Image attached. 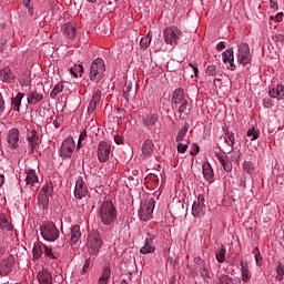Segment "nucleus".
<instances>
[{
    "mask_svg": "<svg viewBox=\"0 0 284 284\" xmlns=\"http://www.w3.org/2000/svg\"><path fill=\"white\" fill-rule=\"evenodd\" d=\"M239 187H241V190H245V187H247V178H245V175L240 179Z\"/></svg>",
    "mask_w": 284,
    "mask_h": 284,
    "instance_id": "5fc2aeb1",
    "label": "nucleus"
},
{
    "mask_svg": "<svg viewBox=\"0 0 284 284\" xmlns=\"http://www.w3.org/2000/svg\"><path fill=\"white\" fill-rule=\"evenodd\" d=\"M43 245L39 242H36L33 244L32 254H33V261H39L43 256Z\"/></svg>",
    "mask_w": 284,
    "mask_h": 284,
    "instance_id": "72a5a7b5",
    "label": "nucleus"
},
{
    "mask_svg": "<svg viewBox=\"0 0 284 284\" xmlns=\"http://www.w3.org/2000/svg\"><path fill=\"white\" fill-rule=\"evenodd\" d=\"M185 110H187V100L180 103V108H179L180 119L183 116V114H185Z\"/></svg>",
    "mask_w": 284,
    "mask_h": 284,
    "instance_id": "3c124183",
    "label": "nucleus"
},
{
    "mask_svg": "<svg viewBox=\"0 0 284 284\" xmlns=\"http://www.w3.org/2000/svg\"><path fill=\"white\" fill-rule=\"evenodd\" d=\"M206 74L209 75V77H216V74H219V71L216 70V65H209L207 68H206Z\"/></svg>",
    "mask_w": 284,
    "mask_h": 284,
    "instance_id": "de8ad7c7",
    "label": "nucleus"
},
{
    "mask_svg": "<svg viewBox=\"0 0 284 284\" xmlns=\"http://www.w3.org/2000/svg\"><path fill=\"white\" fill-rule=\"evenodd\" d=\"M6 112V100H3V95L0 93V114Z\"/></svg>",
    "mask_w": 284,
    "mask_h": 284,
    "instance_id": "6e6d98bb",
    "label": "nucleus"
},
{
    "mask_svg": "<svg viewBox=\"0 0 284 284\" xmlns=\"http://www.w3.org/2000/svg\"><path fill=\"white\" fill-rule=\"evenodd\" d=\"M37 278L40 284H51L52 283V273L50 272V270L42 267L38 272Z\"/></svg>",
    "mask_w": 284,
    "mask_h": 284,
    "instance_id": "b1692460",
    "label": "nucleus"
},
{
    "mask_svg": "<svg viewBox=\"0 0 284 284\" xmlns=\"http://www.w3.org/2000/svg\"><path fill=\"white\" fill-rule=\"evenodd\" d=\"M87 136H88V131L83 130L80 133V136H79V140H78V148H81V143H83V141H85Z\"/></svg>",
    "mask_w": 284,
    "mask_h": 284,
    "instance_id": "864d4df0",
    "label": "nucleus"
},
{
    "mask_svg": "<svg viewBox=\"0 0 284 284\" xmlns=\"http://www.w3.org/2000/svg\"><path fill=\"white\" fill-rule=\"evenodd\" d=\"M98 216L100 217L102 225L110 226L116 221L119 213L112 201H104L98 210Z\"/></svg>",
    "mask_w": 284,
    "mask_h": 284,
    "instance_id": "f257e3e1",
    "label": "nucleus"
},
{
    "mask_svg": "<svg viewBox=\"0 0 284 284\" xmlns=\"http://www.w3.org/2000/svg\"><path fill=\"white\" fill-rule=\"evenodd\" d=\"M43 254L44 256H47V258H52L53 261H57V258H59V253L53 252L52 247L45 244L43 245Z\"/></svg>",
    "mask_w": 284,
    "mask_h": 284,
    "instance_id": "ea45409f",
    "label": "nucleus"
},
{
    "mask_svg": "<svg viewBox=\"0 0 284 284\" xmlns=\"http://www.w3.org/2000/svg\"><path fill=\"white\" fill-rule=\"evenodd\" d=\"M87 247L89 250V254L92 256H97L99 252H101V247H103V240L101 239V234L94 232L89 235Z\"/></svg>",
    "mask_w": 284,
    "mask_h": 284,
    "instance_id": "39448f33",
    "label": "nucleus"
},
{
    "mask_svg": "<svg viewBox=\"0 0 284 284\" xmlns=\"http://www.w3.org/2000/svg\"><path fill=\"white\" fill-rule=\"evenodd\" d=\"M216 159L225 172H232V162L229 161L227 156L224 158L223 154L216 153Z\"/></svg>",
    "mask_w": 284,
    "mask_h": 284,
    "instance_id": "7c9ffc66",
    "label": "nucleus"
},
{
    "mask_svg": "<svg viewBox=\"0 0 284 284\" xmlns=\"http://www.w3.org/2000/svg\"><path fill=\"white\" fill-rule=\"evenodd\" d=\"M89 79L92 83H101L105 79V61L102 58H95L92 61Z\"/></svg>",
    "mask_w": 284,
    "mask_h": 284,
    "instance_id": "f03ea898",
    "label": "nucleus"
},
{
    "mask_svg": "<svg viewBox=\"0 0 284 284\" xmlns=\"http://www.w3.org/2000/svg\"><path fill=\"white\" fill-rule=\"evenodd\" d=\"M150 43H152V37L150 33L140 40V47L143 48V50H148V48H150Z\"/></svg>",
    "mask_w": 284,
    "mask_h": 284,
    "instance_id": "c03bdc74",
    "label": "nucleus"
},
{
    "mask_svg": "<svg viewBox=\"0 0 284 284\" xmlns=\"http://www.w3.org/2000/svg\"><path fill=\"white\" fill-rule=\"evenodd\" d=\"M154 152V142L152 140H145L142 144V154L144 156H151Z\"/></svg>",
    "mask_w": 284,
    "mask_h": 284,
    "instance_id": "2f4dec72",
    "label": "nucleus"
},
{
    "mask_svg": "<svg viewBox=\"0 0 284 284\" xmlns=\"http://www.w3.org/2000/svg\"><path fill=\"white\" fill-rule=\"evenodd\" d=\"M240 266L243 283H250V281H252V272L250 271V264L247 263V261L242 260L240 261Z\"/></svg>",
    "mask_w": 284,
    "mask_h": 284,
    "instance_id": "4be33fe9",
    "label": "nucleus"
},
{
    "mask_svg": "<svg viewBox=\"0 0 284 284\" xmlns=\"http://www.w3.org/2000/svg\"><path fill=\"white\" fill-rule=\"evenodd\" d=\"M176 150L180 154H185V152H187V144H183V142H178Z\"/></svg>",
    "mask_w": 284,
    "mask_h": 284,
    "instance_id": "8fccbe9b",
    "label": "nucleus"
},
{
    "mask_svg": "<svg viewBox=\"0 0 284 284\" xmlns=\"http://www.w3.org/2000/svg\"><path fill=\"white\" fill-rule=\"evenodd\" d=\"M202 172L207 183H214V169H212V164H210V162H205L202 165Z\"/></svg>",
    "mask_w": 284,
    "mask_h": 284,
    "instance_id": "393cba45",
    "label": "nucleus"
},
{
    "mask_svg": "<svg viewBox=\"0 0 284 284\" xmlns=\"http://www.w3.org/2000/svg\"><path fill=\"white\" fill-rule=\"evenodd\" d=\"M28 141H29L30 154H33L34 150L39 148V135L37 133V130H32L28 134Z\"/></svg>",
    "mask_w": 284,
    "mask_h": 284,
    "instance_id": "a878e982",
    "label": "nucleus"
},
{
    "mask_svg": "<svg viewBox=\"0 0 284 284\" xmlns=\"http://www.w3.org/2000/svg\"><path fill=\"white\" fill-rule=\"evenodd\" d=\"M114 141L118 145H121V143H123V140L121 139V136H114Z\"/></svg>",
    "mask_w": 284,
    "mask_h": 284,
    "instance_id": "774afa93",
    "label": "nucleus"
},
{
    "mask_svg": "<svg viewBox=\"0 0 284 284\" xmlns=\"http://www.w3.org/2000/svg\"><path fill=\"white\" fill-rule=\"evenodd\" d=\"M54 192V185L52 182H47L44 186L40 190L38 194V203L45 210L48 205H50V196H52Z\"/></svg>",
    "mask_w": 284,
    "mask_h": 284,
    "instance_id": "20e7f679",
    "label": "nucleus"
},
{
    "mask_svg": "<svg viewBox=\"0 0 284 284\" xmlns=\"http://www.w3.org/2000/svg\"><path fill=\"white\" fill-rule=\"evenodd\" d=\"M181 34H183V32H181L179 27H166L163 30L164 42L168 45H176V43H179V39H181Z\"/></svg>",
    "mask_w": 284,
    "mask_h": 284,
    "instance_id": "423d86ee",
    "label": "nucleus"
},
{
    "mask_svg": "<svg viewBox=\"0 0 284 284\" xmlns=\"http://www.w3.org/2000/svg\"><path fill=\"white\" fill-rule=\"evenodd\" d=\"M61 31L65 39H74L77 37V27L72 22L62 24Z\"/></svg>",
    "mask_w": 284,
    "mask_h": 284,
    "instance_id": "5701e85b",
    "label": "nucleus"
},
{
    "mask_svg": "<svg viewBox=\"0 0 284 284\" xmlns=\"http://www.w3.org/2000/svg\"><path fill=\"white\" fill-rule=\"evenodd\" d=\"M155 239L156 236L148 234L144 245L140 248V254H154V252H156V246L154 245Z\"/></svg>",
    "mask_w": 284,
    "mask_h": 284,
    "instance_id": "f3484780",
    "label": "nucleus"
},
{
    "mask_svg": "<svg viewBox=\"0 0 284 284\" xmlns=\"http://www.w3.org/2000/svg\"><path fill=\"white\" fill-rule=\"evenodd\" d=\"M154 199L152 197L141 203V207L139 210L140 221L148 222L152 219V214H154Z\"/></svg>",
    "mask_w": 284,
    "mask_h": 284,
    "instance_id": "0eeeda50",
    "label": "nucleus"
},
{
    "mask_svg": "<svg viewBox=\"0 0 284 284\" xmlns=\"http://www.w3.org/2000/svg\"><path fill=\"white\" fill-rule=\"evenodd\" d=\"M23 97H24V94L21 93V92H19V93L16 95V98H13V99L11 100V105H12L14 112H19V111H20V109H21V101H23Z\"/></svg>",
    "mask_w": 284,
    "mask_h": 284,
    "instance_id": "c9c22d12",
    "label": "nucleus"
},
{
    "mask_svg": "<svg viewBox=\"0 0 284 284\" xmlns=\"http://www.w3.org/2000/svg\"><path fill=\"white\" fill-rule=\"evenodd\" d=\"M83 72H84L83 64H75L74 67L70 68V73L75 79H79V74L80 77H83Z\"/></svg>",
    "mask_w": 284,
    "mask_h": 284,
    "instance_id": "58836bf2",
    "label": "nucleus"
},
{
    "mask_svg": "<svg viewBox=\"0 0 284 284\" xmlns=\"http://www.w3.org/2000/svg\"><path fill=\"white\" fill-rule=\"evenodd\" d=\"M253 254L255 256V263L257 267H261V265H263V255L261 254V250H258V247H255V251H253Z\"/></svg>",
    "mask_w": 284,
    "mask_h": 284,
    "instance_id": "49530a36",
    "label": "nucleus"
},
{
    "mask_svg": "<svg viewBox=\"0 0 284 284\" xmlns=\"http://www.w3.org/2000/svg\"><path fill=\"white\" fill-rule=\"evenodd\" d=\"M237 59L242 65H247L252 63V53H250V44L241 42L239 44Z\"/></svg>",
    "mask_w": 284,
    "mask_h": 284,
    "instance_id": "9b49d317",
    "label": "nucleus"
},
{
    "mask_svg": "<svg viewBox=\"0 0 284 284\" xmlns=\"http://www.w3.org/2000/svg\"><path fill=\"white\" fill-rule=\"evenodd\" d=\"M263 106L266 108V109H270L272 108V102L271 101H263Z\"/></svg>",
    "mask_w": 284,
    "mask_h": 284,
    "instance_id": "69168bd1",
    "label": "nucleus"
},
{
    "mask_svg": "<svg viewBox=\"0 0 284 284\" xmlns=\"http://www.w3.org/2000/svg\"><path fill=\"white\" fill-rule=\"evenodd\" d=\"M64 88L65 87L63 85V82H58L52 89V91L50 92V99H57V97H59V94L63 92Z\"/></svg>",
    "mask_w": 284,
    "mask_h": 284,
    "instance_id": "4c0bfd02",
    "label": "nucleus"
},
{
    "mask_svg": "<svg viewBox=\"0 0 284 284\" xmlns=\"http://www.w3.org/2000/svg\"><path fill=\"white\" fill-rule=\"evenodd\" d=\"M112 154V144L110 142L100 141L97 149V156L100 163H108Z\"/></svg>",
    "mask_w": 284,
    "mask_h": 284,
    "instance_id": "1a4fd4ad",
    "label": "nucleus"
},
{
    "mask_svg": "<svg viewBox=\"0 0 284 284\" xmlns=\"http://www.w3.org/2000/svg\"><path fill=\"white\" fill-rule=\"evenodd\" d=\"M99 103H101V90L97 89L92 95V99H91L89 105H88V109H87L88 114H94Z\"/></svg>",
    "mask_w": 284,
    "mask_h": 284,
    "instance_id": "412c9836",
    "label": "nucleus"
},
{
    "mask_svg": "<svg viewBox=\"0 0 284 284\" xmlns=\"http://www.w3.org/2000/svg\"><path fill=\"white\" fill-rule=\"evenodd\" d=\"M268 95L271 99H277L278 101L284 99V85L277 84L276 87H273L268 91Z\"/></svg>",
    "mask_w": 284,
    "mask_h": 284,
    "instance_id": "bb28decb",
    "label": "nucleus"
},
{
    "mask_svg": "<svg viewBox=\"0 0 284 284\" xmlns=\"http://www.w3.org/2000/svg\"><path fill=\"white\" fill-rule=\"evenodd\" d=\"M275 41H277L278 43H283L284 41V34L283 33H277L274 36Z\"/></svg>",
    "mask_w": 284,
    "mask_h": 284,
    "instance_id": "052dcab7",
    "label": "nucleus"
},
{
    "mask_svg": "<svg viewBox=\"0 0 284 284\" xmlns=\"http://www.w3.org/2000/svg\"><path fill=\"white\" fill-rule=\"evenodd\" d=\"M194 263L200 267H203V265H205V261L201 257H194Z\"/></svg>",
    "mask_w": 284,
    "mask_h": 284,
    "instance_id": "13d9d810",
    "label": "nucleus"
},
{
    "mask_svg": "<svg viewBox=\"0 0 284 284\" xmlns=\"http://www.w3.org/2000/svg\"><path fill=\"white\" fill-rule=\"evenodd\" d=\"M7 143L9 148H12V150H17V148H19V129L13 128L9 130L7 134Z\"/></svg>",
    "mask_w": 284,
    "mask_h": 284,
    "instance_id": "a211bd4d",
    "label": "nucleus"
},
{
    "mask_svg": "<svg viewBox=\"0 0 284 284\" xmlns=\"http://www.w3.org/2000/svg\"><path fill=\"white\" fill-rule=\"evenodd\" d=\"M225 48V42L223 41H220L217 44H216V50L221 51V50H224Z\"/></svg>",
    "mask_w": 284,
    "mask_h": 284,
    "instance_id": "0e129e2a",
    "label": "nucleus"
},
{
    "mask_svg": "<svg viewBox=\"0 0 284 284\" xmlns=\"http://www.w3.org/2000/svg\"><path fill=\"white\" fill-rule=\"evenodd\" d=\"M222 61L225 63L227 70H236V64L234 63V49L229 48L222 52Z\"/></svg>",
    "mask_w": 284,
    "mask_h": 284,
    "instance_id": "ddd939ff",
    "label": "nucleus"
},
{
    "mask_svg": "<svg viewBox=\"0 0 284 284\" xmlns=\"http://www.w3.org/2000/svg\"><path fill=\"white\" fill-rule=\"evenodd\" d=\"M242 168L246 174H252L254 172V163H252V161H244Z\"/></svg>",
    "mask_w": 284,
    "mask_h": 284,
    "instance_id": "a18cd8bd",
    "label": "nucleus"
},
{
    "mask_svg": "<svg viewBox=\"0 0 284 284\" xmlns=\"http://www.w3.org/2000/svg\"><path fill=\"white\" fill-rule=\"evenodd\" d=\"M54 128L59 129L61 125H63V115H57L53 120Z\"/></svg>",
    "mask_w": 284,
    "mask_h": 284,
    "instance_id": "09e8293b",
    "label": "nucleus"
},
{
    "mask_svg": "<svg viewBox=\"0 0 284 284\" xmlns=\"http://www.w3.org/2000/svg\"><path fill=\"white\" fill-rule=\"evenodd\" d=\"M26 185L30 186V190H39V174L36 170L27 171Z\"/></svg>",
    "mask_w": 284,
    "mask_h": 284,
    "instance_id": "dca6fc26",
    "label": "nucleus"
},
{
    "mask_svg": "<svg viewBox=\"0 0 284 284\" xmlns=\"http://www.w3.org/2000/svg\"><path fill=\"white\" fill-rule=\"evenodd\" d=\"M74 150H77V143L74 142V139L67 138L62 141L61 148H60V156L63 160L72 159V155L74 154Z\"/></svg>",
    "mask_w": 284,
    "mask_h": 284,
    "instance_id": "6e6552de",
    "label": "nucleus"
},
{
    "mask_svg": "<svg viewBox=\"0 0 284 284\" xmlns=\"http://www.w3.org/2000/svg\"><path fill=\"white\" fill-rule=\"evenodd\" d=\"M14 255H9L7 258L2 260L0 263V274L2 276H8V274H10L14 267Z\"/></svg>",
    "mask_w": 284,
    "mask_h": 284,
    "instance_id": "4468645a",
    "label": "nucleus"
},
{
    "mask_svg": "<svg viewBox=\"0 0 284 284\" xmlns=\"http://www.w3.org/2000/svg\"><path fill=\"white\" fill-rule=\"evenodd\" d=\"M276 275H275V281H278V283H281V281H283L284 278V265L283 263L278 262L275 268Z\"/></svg>",
    "mask_w": 284,
    "mask_h": 284,
    "instance_id": "a19ab883",
    "label": "nucleus"
},
{
    "mask_svg": "<svg viewBox=\"0 0 284 284\" xmlns=\"http://www.w3.org/2000/svg\"><path fill=\"white\" fill-rule=\"evenodd\" d=\"M143 123L145 128H149V130H152V128H154L156 123H159V115L151 114L143 120Z\"/></svg>",
    "mask_w": 284,
    "mask_h": 284,
    "instance_id": "f704fd0d",
    "label": "nucleus"
},
{
    "mask_svg": "<svg viewBox=\"0 0 284 284\" xmlns=\"http://www.w3.org/2000/svg\"><path fill=\"white\" fill-rule=\"evenodd\" d=\"M110 276H112V270L110 266H104L101 273V276L98 281V284H108L110 283Z\"/></svg>",
    "mask_w": 284,
    "mask_h": 284,
    "instance_id": "c756f323",
    "label": "nucleus"
},
{
    "mask_svg": "<svg viewBox=\"0 0 284 284\" xmlns=\"http://www.w3.org/2000/svg\"><path fill=\"white\" fill-rule=\"evenodd\" d=\"M70 243L71 245H77L79 243V240L81 239V226L74 225L71 229V234H70Z\"/></svg>",
    "mask_w": 284,
    "mask_h": 284,
    "instance_id": "c85d7f7f",
    "label": "nucleus"
},
{
    "mask_svg": "<svg viewBox=\"0 0 284 284\" xmlns=\"http://www.w3.org/2000/svg\"><path fill=\"white\" fill-rule=\"evenodd\" d=\"M40 232L43 241H47L48 243H54L55 241H59V236H61L57 224L50 221L42 223Z\"/></svg>",
    "mask_w": 284,
    "mask_h": 284,
    "instance_id": "7ed1b4c3",
    "label": "nucleus"
},
{
    "mask_svg": "<svg viewBox=\"0 0 284 284\" xmlns=\"http://www.w3.org/2000/svg\"><path fill=\"white\" fill-rule=\"evenodd\" d=\"M275 21H283V12H278V13L275 16Z\"/></svg>",
    "mask_w": 284,
    "mask_h": 284,
    "instance_id": "338daca9",
    "label": "nucleus"
},
{
    "mask_svg": "<svg viewBox=\"0 0 284 284\" xmlns=\"http://www.w3.org/2000/svg\"><path fill=\"white\" fill-rule=\"evenodd\" d=\"M231 159H232V161L239 162V160L241 159V151H234V152L231 154Z\"/></svg>",
    "mask_w": 284,
    "mask_h": 284,
    "instance_id": "4d7b16f0",
    "label": "nucleus"
},
{
    "mask_svg": "<svg viewBox=\"0 0 284 284\" xmlns=\"http://www.w3.org/2000/svg\"><path fill=\"white\" fill-rule=\"evenodd\" d=\"M74 196L75 199H83V196H88V185H85L83 176H79L75 181Z\"/></svg>",
    "mask_w": 284,
    "mask_h": 284,
    "instance_id": "2eb2a0df",
    "label": "nucleus"
},
{
    "mask_svg": "<svg viewBox=\"0 0 284 284\" xmlns=\"http://www.w3.org/2000/svg\"><path fill=\"white\" fill-rule=\"evenodd\" d=\"M43 101V90L41 88L30 89L27 94V102L29 105H37Z\"/></svg>",
    "mask_w": 284,
    "mask_h": 284,
    "instance_id": "f8f14e48",
    "label": "nucleus"
},
{
    "mask_svg": "<svg viewBox=\"0 0 284 284\" xmlns=\"http://www.w3.org/2000/svg\"><path fill=\"white\" fill-rule=\"evenodd\" d=\"M187 130H190V123H185L182 129L178 131V134L175 136L176 143H183L187 136Z\"/></svg>",
    "mask_w": 284,
    "mask_h": 284,
    "instance_id": "473e14b6",
    "label": "nucleus"
},
{
    "mask_svg": "<svg viewBox=\"0 0 284 284\" xmlns=\"http://www.w3.org/2000/svg\"><path fill=\"white\" fill-rule=\"evenodd\" d=\"M0 79L3 83H12V81H14V73H12V69L9 67L1 69Z\"/></svg>",
    "mask_w": 284,
    "mask_h": 284,
    "instance_id": "cd10ccee",
    "label": "nucleus"
},
{
    "mask_svg": "<svg viewBox=\"0 0 284 284\" xmlns=\"http://www.w3.org/2000/svg\"><path fill=\"white\" fill-rule=\"evenodd\" d=\"M89 268H90V258H88V260L84 262V265H83V268H82V274H85Z\"/></svg>",
    "mask_w": 284,
    "mask_h": 284,
    "instance_id": "680f3d73",
    "label": "nucleus"
},
{
    "mask_svg": "<svg viewBox=\"0 0 284 284\" xmlns=\"http://www.w3.org/2000/svg\"><path fill=\"white\" fill-rule=\"evenodd\" d=\"M200 270H202L201 275L203 276V278H210V270H207V265H202Z\"/></svg>",
    "mask_w": 284,
    "mask_h": 284,
    "instance_id": "603ef678",
    "label": "nucleus"
},
{
    "mask_svg": "<svg viewBox=\"0 0 284 284\" xmlns=\"http://www.w3.org/2000/svg\"><path fill=\"white\" fill-rule=\"evenodd\" d=\"M272 10H278V0H270Z\"/></svg>",
    "mask_w": 284,
    "mask_h": 284,
    "instance_id": "bf43d9fd",
    "label": "nucleus"
},
{
    "mask_svg": "<svg viewBox=\"0 0 284 284\" xmlns=\"http://www.w3.org/2000/svg\"><path fill=\"white\" fill-rule=\"evenodd\" d=\"M231 281H232V277H227V276H224L221 278L222 284H230Z\"/></svg>",
    "mask_w": 284,
    "mask_h": 284,
    "instance_id": "e2e57ef3",
    "label": "nucleus"
},
{
    "mask_svg": "<svg viewBox=\"0 0 284 284\" xmlns=\"http://www.w3.org/2000/svg\"><path fill=\"white\" fill-rule=\"evenodd\" d=\"M226 254H227V250H225V247L222 246L220 250H217L215 252V258L217 263H225Z\"/></svg>",
    "mask_w": 284,
    "mask_h": 284,
    "instance_id": "79ce46f5",
    "label": "nucleus"
},
{
    "mask_svg": "<svg viewBox=\"0 0 284 284\" xmlns=\"http://www.w3.org/2000/svg\"><path fill=\"white\" fill-rule=\"evenodd\" d=\"M205 210H207V206L205 205V195L199 194L197 200L194 201L192 205V215L194 219H201V216H205Z\"/></svg>",
    "mask_w": 284,
    "mask_h": 284,
    "instance_id": "9d476101",
    "label": "nucleus"
},
{
    "mask_svg": "<svg viewBox=\"0 0 284 284\" xmlns=\"http://www.w3.org/2000/svg\"><path fill=\"white\" fill-rule=\"evenodd\" d=\"M246 136L251 139V141H256L261 136V131L256 130L254 126L252 129H248L246 132Z\"/></svg>",
    "mask_w": 284,
    "mask_h": 284,
    "instance_id": "37998d69",
    "label": "nucleus"
},
{
    "mask_svg": "<svg viewBox=\"0 0 284 284\" xmlns=\"http://www.w3.org/2000/svg\"><path fill=\"white\" fill-rule=\"evenodd\" d=\"M0 230H4L6 232H12V224L6 217V214H0Z\"/></svg>",
    "mask_w": 284,
    "mask_h": 284,
    "instance_id": "e433bc0d",
    "label": "nucleus"
},
{
    "mask_svg": "<svg viewBox=\"0 0 284 284\" xmlns=\"http://www.w3.org/2000/svg\"><path fill=\"white\" fill-rule=\"evenodd\" d=\"M224 144L226 145V152H233L234 145H236V138L234 136V132L224 130Z\"/></svg>",
    "mask_w": 284,
    "mask_h": 284,
    "instance_id": "aec40b11",
    "label": "nucleus"
},
{
    "mask_svg": "<svg viewBox=\"0 0 284 284\" xmlns=\"http://www.w3.org/2000/svg\"><path fill=\"white\" fill-rule=\"evenodd\" d=\"M185 101H187L185 99V91L182 88H178L172 95L171 105L173 110L179 108V105H181V103H184Z\"/></svg>",
    "mask_w": 284,
    "mask_h": 284,
    "instance_id": "6ab92c4d",
    "label": "nucleus"
}]
</instances>
